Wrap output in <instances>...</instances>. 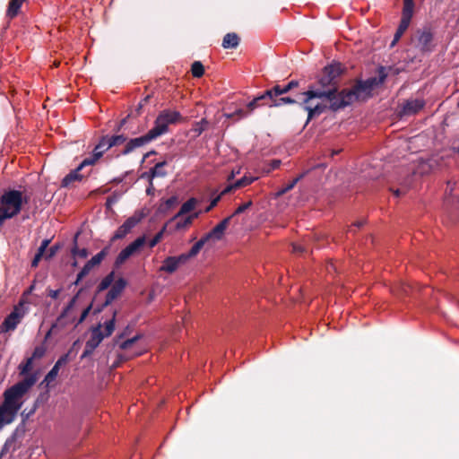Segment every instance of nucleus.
<instances>
[{
	"mask_svg": "<svg viewBox=\"0 0 459 459\" xmlns=\"http://www.w3.org/2000/svg\"><path fill=\"white\" fill-rule=\"evenodd\" d=\"M304 99L299 105L307 112V124L313 118L319 117L328 108L332 110V105L338 102L339 97H334V89L332 91H321L309 87L302 93Z\"/></svg>",
	"mask_w": 459,
	"mask_h": 459,
	"instance_id": "nucleus-1",
	"label": "nucleus"
},
{
	"mask_svg": "<svg viewBox=\"0 0 459 459\" xmlns=\"http://www.w3.org/2000/svg\"><path fill=\"white\" fill-rule=\"evenodd\" d=\"M28 202L29 196L20 190H4L0 195V227L5 221L17 216Z\"/></svg>",
	"mask_w": 459,
	"mask_h": 459,
	"instance_id": "nucleus-2",
	"label": "nucleus"
},
{
	"mask_svg": "<svg viewBox=\"0 0 459 459\" xmlns=\"http://www.w3.org/2000/svg\"><path fill=\"white\" fill-rule=\"evenodd\" d=\"M372 96V90L365 80H359L349 90L339 92V100L332 105V111H337L351 105L356 100H366Z\"/></svg>",
	"mask_w": 459,
	"mask_h": 459,
	"instance_id": "nucleus-3",
	"label": "nucleus"
},
{
	"mask_svg": "<svg viewBox=\"0 0 459 459\" xmlns=\"http://www.w3.org/2000/svg\"><path fill=\"white\" fill-rule=\"evenodd\" d=\"M126 285L127 281L124 278L119 277L116 280L114 271L106 275L97 287L98 292H101L111 287L106 294L103 307H108L117 299L121 295Z\"/></svg>",
	"mask_w": 459,
	"mask_h": 459,
	"instance_id": "nucleus-4",
	"label": "nucleus"
},
{
	"mask_svg": "<svg viewBox=\"0 0 459 459\" xmlns=\"http://www.w3.org/2000/svg\"><path fill=\"white\" fill-rule=\"evenodd\" d=\"M182 120L181 114L177 110L163 109L157 116L153 127L149 130L155 139L167 134L170 125H176Z\"/></svg>",
	"mask_w": 459,
	"mask_h": 459,
	"instance_id": "nucleus-5",
	"label": "nucleus"
},
{
	"mask_svg": "<svg viewBox=\"0 0 459 459\" xmlns=\"http://www.w3.org/2000/svg\"><path fill=\"white\" fill-rule=\"evenodd\" d=\"M342 70L339 63L331 64L323 69L321 77L318 80L321 91H332L334 89V97H339L337 78L341 75Z\"/></svg>",
	"mask_w": 459,
	"mask_h": 459,
	"instance_id": "nucleus-6",
	"label": "nucleus"
},
{
	"mask_svg": "<svg viewBox=\"0 0 459 459\" xmlns=\"http://www.w3.org/2000/svg\"><path fill=\"white\" fill-rule=\"evenodd\" d=\"M23 306L24 302L20 301L19 304L13 307V311L4 318V322L1 324L0 331H13L17 327L26 313Z\"/></svg>",
	"mask_w": 459,
	"mask_h": 459,
	"instance_id": "nucleus-7",
	"label": "nucleus"
},
{
	"mask_svg": "<svg viewBox=\"0 0 459 459\" xmlns=\"http://www.w3.org/2000/svg\"><path fill=\"white\" fill-rule=\"evenodd\" d=\"M155 140L153 135L148 131L144 135L130 139L126 143L124 150L121 152L122 155H128L135 149L144 146L145 144L151 143Z\"/></svg>",
	"mask_w": 459,
	"mask_h": 459,
	"instance_id": "nucleus-8",
	"label": "nucleus"
},
{
	"mask_svg": "<svg viewBox=\"0 0 459 459\" xmlns=\"http://www.w3.org/2000/svg\"><path fill=\"white\" fill-rule=\"evenodd\" d=\"M107 140L102 136L89 157L82 160V166L94 165L108 151Z\"/></svg>",
	"mask_w": 459,
	"mask_h": 459,
	"instance_id": "nucleus-9",
	"label": "nucleus"
},
{
	"mask_svg": "<svg viewBox=\"0 0 459 459\" xmlns=\"http://www.w3.org/2000/svg\"><path fill=\"white\" fill-rule=\"evenodd\" d=\"M139 214H134L125 221L114 234V239H120L126 237L142 220Z\"/></svg>",
	"mask_w": 459,
	"mask_h": 459,
	"instance_id": "nucleus-10",
	"label": "nucleus"
},
{
	"mask_svg": "<svg viewBox=\"0 0 459 459\" xmlns=\"http://www.w3.org/2000/svg\"><path fill=\"white\" fill-rule=\"evenodd\" d=\"M230 219L231 216L223 219L209 233L204 236L205 239L209 242V247H212L216 241L221 239Z\"/></svg>",
	"mask_w": 459,
	"mask_h": 459,
	"instance_id": "nucleus-11",
	"label": "nucleus"
},
{
	"mask_svg": "<svg viewBox=\"0 0 459 459\" xmlns=\"http://www.w3.org/2000/svg\"><path fill=\"white\" fill-rule=\"evenodd\" d=\"M433 34L429 30H423L418 32L416 48L421 53H429L433 50Z\"/></svg>",
	"mask_w": 459,
	"mask_h": 459,
	"instance_id": "nucleus-12",
	"label": "nucleus"
},
{
	"mask_svg": "<svg viewBox=\"0 0 459 459\" xmlns=\"http://www.w3.org/2000/svg\"><path fill=\"white\" fill-rule=\"evenodd\" d=\"M71 253L73 258H86L88 256L87 247L82 243L80 232H77L74 237Z\"/></svg>",
	"mask_w": 459,
	"mask_h": 459,
	"instance_id": "nucleus-13",
	"label": "nucleus"
},
{
	"mask_svg": "<svg viewBox=\"0 0 459 459\" xmlns=\"http://www.w3.org/2000/svg\"><path fill=\"white\" fill-rule=\"evenodd\" d=\"M145 244V238L139 237L127 247H126L117 255V258H129L131 255H135L140 248Z\"/></svg>",
	"mask_w": 459,
	"mask_h": 459,
	"instance_id": "nucleus-14",
	"label": "nucleus"
},
{
	"mask_svg": "<svg viewBox=\"0 0 459 459\" xmlns=\"http://www.w3.org/2000/svg\"><path fill=\"white\" fill-rule=\"evenodd\" d=\"M425 106V101L423 100L415 99V100H408L404 102L402 108L403 116H411L418 113L420 110L423 108Z\"/></svg>",
	"mask_w": 459,
	"mask_h": 459,
	"instance_id": "nucleus-15",
	"label": "nucleus"
},
{
	"mask_svg": "<svg viewBox=\"0 0 459 459\" xmlns=\"http://www.w3.org/2000/svg\"><path fill=\"white\" fill-rule=\"evenodd\" d=\"M299 85L298 81H290L286 85L281 86V85H275L273 88L266 91V96H269V98L272 97H279L282 94H285L289 92L290 90L296 88Z\"/></svg>",
	"mask_w": 459,
	"mask_h": 459,
	"instance_id": "nucleus-16",
	"label": "nucleus"
},
{
	"mask_svg": "<svg viewBox=\"0 0 459 459\" xmlns=\"http://www.w3.org/2000/svg\"><path fill=\"white\" fill-rule=\"evenodd\" d=\"M455 183L447 181L446 188L445 191L444 204L446 207H453L459 209V198L452 195L455 189Z\"/></svg>",
	"mask_w": 459,
	"mask_h": 459,
	"instance_id": "nucleus-17",
	"label": "nucleus"
},
{
	"mask_svg": "<svg viewBox=\"0 0 459 459\" xmlns=\"http://www.w3.org/2000/svg\"><path fill=\"white\" fill-rule=\"evenodd\" d=\"M387 75L388 74L386 72V68L385 66H379L377 68V76L369 77L365 81L373 91L374 89L381 86L385 82Z\"/></svg>",
	"mask_w": 459,
	"mask_h": 459,
	"instance_id": "nucleus-18",
	"label": "nucleus"
},
{
	"mask_svg": "<svg viewBox=\"0 0 459 459\" xmlns=\"http://www.w3.org/2000/svg\"><path fill=\"white\" fill-rule=\"evenodd\" d=\"M85 166H82V161L80 163V165L74 170L70 171L63 179L61 182V186L63 187H67L74 181H81L83 178V176L80 173L81 169L84 168Z\"/></svg>",
	"mask_w": 459,
	"mask_h": 459,
	"instance_id": "nucleus-19",
	"label": "nucleus"
},
{
	"mask_svg": "<svg viewBox=\"0 0 459 459\" xmlns=\"http://www.w3.org/2000/svg\"><path fill=\"white\" fill-rule=\"evenodd\" d=\"M205 245L209 247V242L203 237L192 246L187 255L181 254L177 256V258H190L195 256ZM167 258H176V256H168Z\"/></svg>",
	"mask_w": 459,
	"mask_h": 459,
	"instance_id": "nucleus-20",
	"label": "nucleus"
},
{
	"mask_svg": "<svg viewBox=\"0 0 459 459\" xmlns=\"http://www.w3.org/2000/svg\"><path fill=\"white\" fill-rule=\"evenodd\" d=\"M256 179V178L255 177H247V176H244L243 178H241L240 179L237 180L235 183L233 184H230L229 186H227L222 191H221V195H226L228 193H230L233 189H236V188H239V187H242V186H248L250 184H252L255 180Z\"/></svg>",
	"mask_w": 459,
	"mask_h": 459,
	"instance_id": "nucleus-21",
	"label": "nucleus"
},
{
	"mask_svg": "<svg viewBox=\"0 0 459 459\" xmlns=\"http://www.w3.org/2000/svg\"><path fill=\"white\" fill-rule=\"evenodd\" d=\"M104 339V334L101 332L100 325L94 327L91 330V338L86 342L89 348L96 349Z\"/></svg>",
	"mask_w": 459,
	"mask_h": 459,
	"instance_id": "nucleus-22",
	"label": "nucleus"
},
{
	"mask_svg": "<svg viewBox=\"0 0 459 459\" xmlns=\"http://www.w3.org/2000/svg\"><path fill=\"white\" fill-rule=\"evenodd\" d=\"M268 102H269V96H266V91H265L263 94L254 98L250 102H248L247 105V108L250 111V113H252L258 107L267 106V104H265V103H268Z\"/></svg>",
	"mask_w": 459,
	"mask_h": 459,
	"instance_id": "nucleus-23",
	"label": "nucleus"
},
{
	"mask_svg": "<svg viewBox=\"0 0 459 459\" xmlns=\"http://www.w3.org/2000/svg\"><path fill=\"white\" fill-rule=\"evenodd\" d=\"M239 44V37L234 32L227 33L222 39L223 48H236Z\"/></svg>",
	"mask_w": 459,
	"mask_h": 459,
	"instance_id": "nucleus-24",
	"label": "nucleus"
},
{
	"mask_svg": "<svg viewBox=\"0 0 459 459\" xmlns=\"http://www.w3.org/2000/svg\"><path fill=\"white\" fill-rule=\"evenodd\" d=\"M197 204V200L195 197L189 198L186 203H184L179 210V212L172 218V221L178 220L184 214L190 212L195 207Z\"/></svg>",
	"mask_w": 459,
	"mask_h": 459,
	"instance_id": "nucleus-25",
	"label": "nucleus"
},
{
	"mask_svg": "<svg viewBox=\"0 0 459 459\" xmlns=\"http://www.w3.org/2000/svg\"><path fill=\"white\" fill-rule=\"evenodd\" d=\"M296 100L290 97H272L269 98L268 107H281L287 104H294Z\"/></svg>",
	"mask_w": 459,
	"mask_h": 459,
	"instance_id": "nucleus-26",
	"label": "nucleus"
},
{
	"mask_svg": "<svg viewBox=\"0 0 459 459\" xmlns=\"http://www.w3.org/2000/svg\"><path fill=\"white\" fill-rule=\"evenodd\" d=\"M102 260H88L83 268L77 274L76 281L77 284L80 281H82L90 271L96 265H99Z\"/></svg>",
	"mask_w": 459,
	"mask_h": 459,
	"instance_id": "nucleus-27",
	"label": "nucleus"
},
{
	"mask_svg": "<svg viewBox=\"0 0 459 459\" xmlns=\"http://www.w3.org/2000/svg\"><path fill=\"white\" fill-rule=\"evenodd\" d=\"M414 9L413 0H403V8L402 12V20L411 22Z\"/></svg>",
	"mask_w": 459,
	"mask_h": 459,
	"instance_id": "nucleus-28",
	"label": "nucleus"
},
{
	"mask_svg": "<svg viewBox=\"0 0 459 459\" xmlns=\"http://www.w3.org/2000/svg\"><path fill=\"white\" fill-rule=\"evenodd\" d=\"M105 140H107L108 148H112L114 146L121 145L126 143V136L124 134H115V135H104Z\"/></svg>",
	"mask_w": 459,
	"mask_h": 459,
	"instance_id": "nucleus-29",
	"label": "nucleus"
},
{
	"mask_svg": "<svg viewBox=\"0 0 459 459\" xmlns=\"http://www.w3.org/2000/svg\"><path fill=\"white\" fill-rule=\"evenodd\" d=\"M183 260H164V264H162L159 271L165 272L168 273H174L179 266L180 262Z\"/></svg>",
	"mask_w": 459,
	"mask_h": 459,
	"instance_id": "nucleus-30",
	"label": "nucleus"
},
{
	"mask_svg": "<svg viewBox=\"0 0 459 459\" xmlns=\"http://www.w3.org/2000/svg\"><path fill=\"white\" fill-rule=\"evenodd\" d=\"M25 0H11L8 4L7 16L10 18L15 17Z\"/></svg>",
	"mask_w": 459,
	"mask_h": 459,
	"instance_id": "nucleus-31",
	"label": "nucleus"
},
{
	"mask_svg": "<svg viewBox=\"0 0 459 459\" xmlns=\"http://www.w3.org/2000/svg\"><path fill=\"white\" fill-rule=\"evenodd\" d=\"M305 174H300L297 178H295L292 181L288 183L286 186H282L276 192V196H281L294 188V186L298 184V182L304 177Z\"/></svg>",
	"mask_w": 459,
	"mask_h": 459,
	"instance_id": "nucleus-32",
	"label": "nucleus"
},
{
	"mask_svg": "<svg viewBox=\"0 0 459 459\" xmlns=\"http://www.w3.org/2000/svg\"><path fill=\"white\" fill-rule=\"evenodd\" d=\"M167 165V161L158 162L153 168L151 169V177L154 178H163L167 175V172L164 170V167Z\"/></svg>",
	"mask_w": 459,
	"mask_h": 459,
	"instance_id": "nucleus-33",
	"label": "nucleus"
},
{
	"mask_svg": "<svg viewBox=\"0 0 459 459\" xmlns=\"http://www.w3.org/2000/svg\"><path fill=\"white\" fill-rule=\"evenodd\" d=\"M76 299H77V296H74L70 301L69 303L66 305V307L63 309L62 313L60 314V316L57 317V320H56V323L52 325V329L54 327L56 326L57 324H61L63 319L67 316V314L69 313L70 310L73 309V307H74L75 305V302H76Z\"/></svg>",
	"mask_w": 459,
	"mask_h": 459,
	"instance_id": "nucleus-34",
	"label": "nucleus"
},
{
	"mask_svg": "<svg viewBox=\"0 0 459 459\" xmlns=\"http://www.w3.org/2000/svg\"><path fill=\"white\" fill-rule=\"evenodd\" d=\"M50 239L45 238L41 241L40 246L39 247L37 252L35 253L33 258H43L45 253L48 252V247L49 246Z\"/></svg>",
	"mask_w": 459,
	"mask_h": 459,
	"instance_id": "nucleus-35",
	"label": "nucleus"
},
{
	"mask_svg": "<svg viewBox=\"0 0 459 459\" xmlns=\"http://www.w3.org/2000/svg\"><path fill=\"white\" fill-rule=\"evenodd\" d=\"M61 366L58 365L56 362V364L54 365V367L50 369V371L46 375L45 378H44V382H47V384H49L51 382H53L56 377H57L58 375V371L60 369Z\"/></svg>",
	"mask_w": 459,
	"mask_h": 459,
	"instance_id": "nucleus-36",
	"label": "nucleus"
},
{
	"mask_svg": "<svg viewBox=\"0 0 459 459\" xmlns=\"http://www.w3.org/2000/svg\"><path fill=\"white\" fill-rule=\"evenodd\" d=\"M411 178L412 176H411L409 178L405 179L403 183H401V187L400 188H397L395 190H392L394 195L395 196H401L403 195H404L409 187V186L411 185Z\"/></svg>",
	"mask_w": 459,
	"mask_h": 459,
	"instance_id": "nucleus-37",
	"label": "nucleus"
},
{
	"mask_svg": "<svg viewBox=\"0 0 459 459\" xmlns=\"http://www.w3.org/2000/svg\"><path fill=\"white\" fill-rule=\"evenodd\" d=\"M191 72L194 77H201L204 73V68L200 61H195L192 65Z\"/></svg>",
	"mask_w": 459,
	"mask_h": 459,
	"instance_id": "nucleus-38",
	"label": "nucleus"
},
{
	"mask_svg": "<svg viewBox=\"0 0 459 459\" xmlns=\"http://www.w3.org/2000/svg\"><path fill=\"white\" fill-rule=\"evenodd\" d=\"M410 23H411L410 22L401 19L399 26L394 33L396 40H399L401 39V37L403 35L405 30L408 29Z\"/></svg>",
	"mask_w": 459,
	"mask_h": 459,
	"instance_id": "nucleus-39",
	"label": "nucleus"
},
{
	"mask_svg": "<svg viewBox=\"0 0 459 459\" xmlns=\"http://www.w3.org/2000/svg\"><path fill=\"white\" fill-rule=\"evenodd\" d=\"M116 316H117V311H114L112 318L105 323V333H103L104 337L109 336L112 334V333L115 329Z\"/></svg>",
	"mask_w": 459,
	"mask_h": 459,
	"instance_id": "nucleus-40",
	"label": "nucleus"
},
{
	"mask_svg": "<svg viewBox=\"0 0 459 459\" xmlns=\"http://www.w3.org/2000/svg\"><path fill=\"white\" fill-rule=\"evenodd\" d=\"M197 217H198V213L197 212H195V213H194L192 215H189V216L186 217L185 219H183L182 221H177L176 228L178 230L186 228V226H188L189 224L192 223V221H193V220L195 218H197Z\"/></svg>",
	"mask_w": 459,
	"mask_h": 459,
	"instance_id": "nucleus-41",
	"label": "nucleus"
},
{
	"mask_svg": "<svg viewBox=\"0 0 459 459\" xmlns=\"http://www.w3.org/2000/svg\"><path fill=\"white\" fill-rule=\"evenodd\" d=\"M33 358H28L24 363L19 365L20 373L25 375L32 368Z\"/></svg>",
	"mask_w": 459,
	"mask_h": 459,
	"instance_id": "nucleus-42",
	"label": "nucleus"
},
{
	"mask_svg": "<svg viewBox=\"0 0 459 459\" xmlns=\"http://www.w3.org/2000/svg\"><path fill=\"white\" fill-rule=\"evenodd\" d=\"M251 113L247 108H238L230 114H227L226 116L229 118H233L236 116H238V118H245L247 117Z\"/></svg>",
	"mask_w": 459,
	"mask_h": 459,
	"instance_id": "nucleus-43",
	"label": "nucleus"
},
{
	"mask_svg": "<svg viewBox=\"0 0 459 459\" xmlns=\"http://www.w3.org/2000/svg\"><path fill=\"white\" fill-rule=\"evenodd\" d=\"M74 357L73 355V349H70L67 353L62 355L56 361V363L58 365H60L61 367L65 365L66 363H68L69 361H71L72 359H74Z\"/></svg>",
	"mask_w": 459,
	"mask_h": 459,
	"instance_id": "nucleus-44",
	"label": "nucleus"
},
{
	"mask_svg": "<svg viewBox=\"0 0 459 459\" xmlns=\"http://www.w3.org/2000/svg\"><path fill=\"white\" fill-rule=\"evenodd\" d=\"M165 230V227H163V229L159 231L150 241H149V247L152 248L153 247H155L161 239L162 236H163V232Z\"/></svg>",
	"mask_w": 459,
	"mask_h": 459,
	"instance_id": "nucleus-45",
	"label": "nucleus"
},
{
	"mask_svg": "<svg viewBox=\"0 0 459 459\" xmlns=\"http://www.w3.org/2000/svg\"><path fill=\"white\" fill-rule=\"evenodd\" d=\"M252 205V201H248L245 204H242L241 205H239L236 210L235 212H233V214L231 215V218L235 215H238L242 212H244L246 210H247L250 206Z\"/></svg>",
	"mask_w": 459,
	"mask_h": 459,
	"instance_id": "nucleus-46",
	"label": "nucleus"
},
{
	"mask_svg": "<svg viewBox=\"0 0 459 459\" xmlns=\"http://www.w3.org/2000/svg\"><path fill=\"white\" fill-rule=\"evenodd\" d=\"M140 338L139 335H136L131 339H127L126 340L125 342H123L121 344H120V348L122 350H127L129 349L138 339Z\"/></svg>",
	"mask_w": 459,
	"mask_h": 459,
	"instance_id": "nucleus-47",
	"label": "nucleus"
},
{
	"mask_svg": "<svg viewBox=\"0 0 459 459\" xmlns=\"http://www.w3.org/2000/svg\"><path fill=\"white\" fill-rule=\"evenodd\" d=\"M122 194H119V193H117V192H114L112 194V195L108 196L107 198V202H106V204L107 206H111L112 204H114L115 203H117L119 198L121 197Z\"/></svg>",
	"mask_w": 459,
	"mask_h": 459,
	"instance_id": "nucleus-48",
	"label": "nucleus"
},
{
	"mask_svg": "<svg viewBox=\"0 0 459 459\" xmlns=\"http://www.w3.org/2000/svg\"><path fill=\"white\" fill-rule=\"evenodd\" d=\"M59 248H60V245L59 244H54L53 246H51L48 249V252H47V255H46L45 258H52L53 256H55L56 255V252L58 251Z\"/></svg>",
	"mask_w": 459,
	"mask_h": 459,
	"instance_id": "nucleus-49",
	"label": "nucleus"
},
{
	"mask_svg": "<svg viewBox=\"0 0 459 459\" xmlns=\"http://www.w3.org/2000/svg\"><path fill=\"white\" fill-rule=\"evenodd\" d=\"M207 126H208V121L205 119V118H203L197 125V127L195 129V131L198 134H201L206 128H207Z\"/></svg>",
	"mask_w": 459,
	"mask_h": 459,
	"instance_id": "nucleus-50",
	"label": "nucleus"
},
{
	"mask_svg": "<svg viewBox=\"0 0 459 459\" xmlns=\"http://www.w3.org/2000/svg\"><path fill=\"white\" fill-rule=\"evenodd\" d=\"M45 354V349L42 348V347H36L33 351V353H32V356L30 358H33L34 359H39L41 357H43V355Z\"/></svg>",
	"mask_w": 459,
	"mask_h": 459,
	"instance_id": "nucleus-51",
	"label": "nucleus"
},
{
	"mask_svg": "<svg viewBox=\"0 0 459 459\" xmlns=\"http://www.w3.org/2000/svg\"><path fill=\"white\" fill-rule=\"evenodd\" d=\"M223 195H221V193L220 195H218L216 197H214L211 203H210V205L205 209V212H210L213 207H215L217 205V204L219 203V201L221 200V196Z\"/></svg>",
	"mask_w": 459,
	"mask_h": 459,
	"instance_id": "nucleus-52",
	"label": "nucleus"
},
{
	"mask_svg": "<svg viewBox=\"0 0 459 459\" xmlns=\"http://www.w3.org/2000/svg\"><path fill=\"white\" fill-rule=\"evenodd\" d=\"M94 351V349L92 348H89L87 344H85V348H84V351L81 356V359H83L87 357H89L90 355L92 354V352Z\"/></svg>",
	"mask_w": 459,
	"mask_h": 459,
	"instance_id": "nucleus-53",
	"label": "nucleus"
},
{
	"mask_svg": "<svg viewBox=\"0 0 459 459\" xmlns=\"http://www.w3.org/2000/svg\"><path fill=\"white\" fill-rule=\"evenodd\" d=\"M90 310H91V306H89L88 307L83 309V311L82 312L81 317L79 319V323H82L88 316Z\"/></svg>",
	"mask_w": 459,
	"mask_h": 459,
	"instance_id": "nucleus-54",
	"label": "nucleus"
},
{
	"mask_svg": "<svg viewBox=\"0 0 459 459\" xmlns=\"http://www.w3.org/2000/svg\"><path fill=\"white\" fill-rule=\"evenodd\" d=\"M60 291L61 290H49L48 296L56 299L58 298Z\"/></svg>",
	"mask_w": 459,
	"mask_h": 459,
	"instance_id": "nucleus-55",
	"label": "nucleus"
},
{
	"mask_svg": "<svg viewBox=\"0 0 459 459\" xmlns=\"http://www.w3.org/2000/svg\"><path fill=\"white\" fill-rule=\"evenodd\" d=\"M78 348H79V340L75 341L73 343L72 347L70 348V349H73V355H74V357L76 356Z\"/></svg>",
	"mask_w": 459,
	"mask_h": 459,
	"instance_id": "nucleus-56",
	"label": "nucleus"
},
{
	"mask_svg": "<svg viewBox=\"0 0 459 459\" xmlns=\"http://www.w3.org/2000/svg\"><path fill=\"white\" fill-rule=\"evenodd\" d=\"M151 170L148 171V172H143L142 175H141V178H146L148 179L150 182H152V179L154 178V177H151Z\"/></svg>",
	"mask_w": 459,
	"mask_h": 459,
	"instance_id": "nucleus-57",
	"label": "nucleus"
},
{
	"mask_svg": "<svg viewBox=\"0 0 459 459\" xmlns=\"http://www.w3.org/2000/svg\"><path fill=\"white\" fill-rule=\"evenodd\" d=\"M176 202H177V197H176V196H171V197H169V199H167V201H166V204H167V206L170 207V206H172Z\"/></svg>",
	"mask_w": 459,
	"mask_h": 459,
	"instance_id": "nucleus-58",
	"label": "nucleus"
},
{
	"mask_svg": "<svg viewBox=\"0 0 459 459\" xmlns=\"http://www.w3.org/2000/svg\"><path fill=\"white\" fill-rule=\"evenodd\" d=\"M292 248L293 251L297 254H302L304 251V248L299 245H293Z\"/></svg>",
	"mask_w": 459,
	"mask_h": 459,
	"instance_id": "nucleus-59",
	"label": "nucleus"
},
{
	"mask_svg": "<svg viewBox=\"0 0 459 459\" xmlns=\"http://www.w3.org/2000/svg\"><path fill=\"white\" fill-rule=\"evenodd\" d=\"M365 224H366V221L365 220H360V221H358L354 222L353 226H355L357 228H361Z\"/></svg>",
	"mask_w": 459,
	"mask_h": 459,
	"instance_id": "nucleus-60",
	"label": "nucleus"
},
{
	"mask_svg": "<svg viewBox=\"0 0 459 459\" xmlns=\"http://www.w3.org/2000/svg\"><path fill=\"white\" fill-rule=\"evenodd\" d=\"M126 118H123L120 122H119V125L117 126V131H120L121 128L126 125Z\"/></svg>",
	"mask_w": 459,
	"mask_h": 459,
	"instance_id": "nucleus-61",
	"label": "nucleus"
},
{
	"mask_svg": "<svg viewBox=\"0 0 459 459\" xmlns=\"http://www.w3.org/2000/svg\"><path fill=\"white\" fill-rule=\"evenodd\" d=\"M153 192V186H152V182H150V185H149V187L146 189V194L148 195H152Z\"/></svg>",
	"mask_w": 459,
	"mask_h": 459,
	"instance_id": "nucleus-62",
	"label": "nucleus"
},
{
	"mask_svg": "<svg viewBox=\"0 0 459 459\" xmlns=\"http://www.w3.org/2000/svg\"><path fill=\"white\" fill-rule=\"evenodd\" d=\"M124 178H125V177H117V178H113L112 182L119 184V183L123 182Z\"/></svg>",
	"mask_w": 459,
	"mask_h": 459,
	"instance_id": "nucleus-63",
	"label": "nucleus"
},
{
	"mask_svg": "<svg viewBox=\"0 0 459 459\" xmlns=\"http://www.w3.org/2000/svg\"><path fill=\"white\" fill-rule=\"evenodd\" d=\"M40 260H31V267L36 268L39 265Z\"/></svg>",
	"mask_w": 459,
	"mask_h": 459,
	"instance_id": "nucleus-64",
	"label": "nucleus"
}]
</instances>
